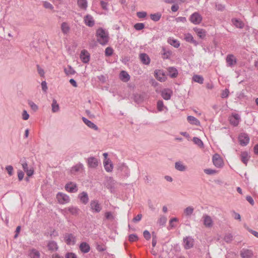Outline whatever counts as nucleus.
I'll list each match as a JSON object with an SVG mask.
<instances>
[{
	"label": "nucleus",
	"instance_id": "nucleus-1",
	"mask_svg": "<svg viewBox=\"0 0 258 258\" xmlns=\"http://www.w3.org/2000/svg\"><path fill=\"white\" fill-rule=\"evenodd\" d=\"M96 36L97 41L102 45H106L109 41V34L102 28H99L96 30Z\"/></svg>",
	"mask_w": 258,
	"mask_h": 258
},
{
	"label": "nucleus",
	"instance_id": "nucleus-2",
	"mask_svg": "<svg viewBox=\"0 0 258 258\" xmlns=\"http://www.w3.org/2000/svg\"><path fill=\"white\" fill-rule=\"evenodd\" d=\"M90 207L93 213H99L102 210V207L99 203V201L96 200L90 202Z\"/></svg>",
	"mask_w": 258,
	"mask_h": 258
},
{
	"label": "nucleus",
	"instance_id": "nucleus-3",
	"mask_svg": "<svg viewBox=\"0 0 258 258\" xmlns=\"http://www.w3.org/2000/svg\"><path fill=\"white\" fill-rule=\"evenodd\" d=\"M203 18L202 16L198 12H195L190 15L189 18L190 21L195 24L198 25L201 23Z\"/></svg>",
	"mask_w": 258,
	"mask_h": 258
},
{
	"label": "nucleus",
	"instance_id": "nucleus-4",
	"mask_svg": "<svg viewBox=\"0 0 258 258\" xmlns=\"http://www.w3.org/2000/svg\"><path fill=\"white\" fill-rule=\"evenodd\" d=\"M214 165L217 168H221L223 166V159L218 154H215L212 158Z\"/></svg>",
	"mask_w": 258,
	"mask_h": 258
},
{
	"label": "nucleus",
	"instance_id": "nucleus-5",
	"mask_svg": "<svg viewBox=\"0 0 258 258\" xmlns=\"http://www.w3.org/2000/svg\"><path fill=\"white\" fill-rule=\"evenodd\" d=\"M238 140L241 146H245L249 143V138L247 134L243 133L239 135Z\"/></svg>",
	"mask_w": 258,
	"mask_h": 258
},
{
	"label": "nucleus",
	"instance_id": "nucleus-6",
	"mask_svg": "<svg viewBox=\"0 0 258 258\" xmlns=\"http://www.w3.org/2000/svg\"><path fill=\"white\" fill-rule=\"evenodd\" d=\"M56 199L58 203L60 204H64L69 202L70 198L66 194H63L62 192H58L56 195Z\"/></svg>",
	"mask_w": 258,
	"mask_h": 258
},
{
	"label": "nucleus",
	"instance_id": "nucleus-7",
	"mask_svg": "<svg viewBox=\"0 0 258 258\" xmlns=\"http://www.w3.org/2000/svg\"><path fill=\"white\" fill-rule=\"evenodd\" d=\"M184 247L185 249L192 248L194 244V239L190 236H187L183 238Z\"/></svg>",
	"mask_w": 258,
	"mask_h": 258
},
{
	"label": "nucleus",
	"instance_id": "nucleus-8",
	"mask_svg": "<svg viewBox=\"0 0 258 258\" xmlns=\"http://www.w3.org/2000/svg\"><path fill=\"white\" fill-rule=\"evenodd\" d=\"M227 66L229 67H233L237 63V59L233 54H228L226 58Z\"/></svg>",
	"mask_w": 258,
	"mask_h": 258
},
{
	"label": "nucleus",
	"instance_id": "nucleus-9",
	"mask_svg": "<svg viewBox=\"0 0 258 258\" xmlns=\"http://www.w3.org/2000/svg\"><path fill=\"white\" fill-rule=\"evenodd\" d=\"M240 120V117L237 113H233L231 116L229 117L230 123L234 126L238 125Z\"/></svg>",
	"mask_w": 258,
	"mask_h": 258
},
{
	"label": "nucleus",
	"instance_id": "nucleus-10",
	"mask_svg": "<svg viewBox=\"0 0 258 258\" xmlns=\"http://www.w3.org/2000/svg\"><path fill=\"white\" fill-rule=\"evenodd\" d=\"M64 239L68 245H74L76 242V237L73 234L66 233L64 235Z\"/></svg>",
	"mask_w": 258,
	"mask_h": 258
},
{
	"label": "nucleus",
	"instance_id": "nucleus-11",
	"mask_svg": "<svg viewBox=\"0 0 258 258\" xmlns=\"http://www.w3.org/2000/svg\"><path fill=\"white\" fill-rule=\"evenodd\" d=\"M242 258H251L253 255V251L251 250L243 248L240 252Z\"/></svg>",
	"mask_w": 258,
	"mask_h": 258
},
{
	"label": "nucleus",
	"instance_id": "nucleus-12",
	"mask_svg": "<svg viewBox=\"0 0 258 258\" xmlns=\"http://www.w3.org/2000/svg\"><path fill=\"white\" fill-rule=\"evenodd\" d=\"M155 78L160 82L165 81L166 77L163 72L161 70H156L154 72Z\"/></svg>",
	"mask_w": 258,
	"mask_h": 258
},
{
	"label": "nucleus",
	"instance_id": "nucleus-13",
	"mask_svg": "<svg viewBox=\"0 0 258 258\" xmlns=\"http://www.w3.org/2000/svg\"><path fill=\"white\" fill-rule=\"evenodd\" d=\"M88 165L90 168H95L98 165V159L94 157H90L87 159Z\"/></svg>",
	"mask_w": 258,
	"mask_h": 258
},
{
	"label": "nucleus",
	"instance_id": "nucleus-14",
	"mask_svg": "<svg viewBox=\"0 0 258 258\" xmlns=\"http://www.w3.org/2000/svg\"><path fill=\"white\" fill-rule=\"evenodd\" d=\"M204 225L208 228L212 227L213 225V221L211 217L208 215H204L203 217Z\"/></svg>",
	"mask_w": 258,
	"mask_h": 258
},
{
	"label": "nucleus",
	"instance_id": "nucleus-15",
	"mask_svg": "<svg viewBox=\"0 0 258 258\" xmlns=\"http://www.w3.org/2000/svg\"><path fill=\"white\" fill-rule=\"evenodd\" d=\"M65 188L67 191L71 193L76 192L78 190L77 184L72 182L67 183L65 185Z\"/></svg>",
	"mask_w": 258,
	"mask_h": 258
},
{
	"label": "nucleus",
	"instance_id": "nucleus-16",
	"mask_svg": "<svg viewBox=\"0 0 258 258\" xmlns=\"http://www.w3.org/2000/svg\"><path fill=\"white\" fill-rule=\"evenodd\" d=\"M80 57L84 63H86L89 61L90 54L87 50L85 49L81 51Z\"/></svg>",
	"mask_w": 258,
	"mask_h": 258
},
{
	"label": "nucleus",
	"instance_id": "nucleus-17",
	"mask_svg": "<svg viewBox=\"0 0 258 258\" xmlns=\"http://www.w3.org/2000/svg\"><path fill=\"white\" fill-rule=\"evenodd\" d=\"M84 22L89 27H93L95 24L93 17L90 15H87L84 17Z\"/></svg>",
	"mask_w": 258,
	"mask_h": 258
},
{
	"label": "nucleus",
	"instance_id": "nucleus-18",
	"mask_svg": "<svg viewBox=\"0 0 258 258\" xmlns=\"http://www.w3.org/2000/svg\"><path fill=\"white\" fill-rule=\"evenodd\" d=\"M172 94V91L168 89H164L161 92L162 97L166 100H168L170 99Z\"/></svg>",
	"mask_w": 258,
	"mask_h": 258
},
{
	"label": "nucleus",
	"instance_id": "nucleus-19",
	"mask_svg": "<svg viewBox=\"0 0 258 258\" xmlns=\"http://www.w3.org/2000/svg\"><path fill=\"white\" fill-rule=\"evenodd\" d=\"M140 59L141 62L145 65H148L150 63V58L146 53H141L140 54Z\"/></svg>",
	"mask_w": 258,
	"mask_h": 258
},
{
	"label": "nucleus",
	"instance_id": "nucleus-20",
	"mask_svg": "<svg viewBox=\"0 0 258 258\" xmlns=\"http://www.w3.org/2000/svg\"><path fill=\"white\" fill-rule=\"evenodd\" d=\"M184 39L186 42L192 43L195 46H197L199 43L194 39L192 35L190 33H187L184 35Z\"/></svg>",
	"mask_w": 258,
	"mask_h": 258
},
{
	"label": "nucleus",
	"instance_id": "nucleus-21",
	"mask_svg": "<svg viewBox=\"0 0 258 258\" xmlns=\"http://www.w3.org/2000/svg\"><path fill=\"white\" fill-rule=\"evenodd\" d=\"M80 250L83 253H88L90 250V246L88 243L86 242L81 243L80 246Z\"/></svg>",
	"mask_w": 258,
	"mask_h": 258
},
{
	"label": "nucleus",
	"instance_id": "nucleus-22",
	"mask_svg": "<svg viewBox=\"0 0 258 258\" xmlns=\"http://www.w3.org/2000/svg\"><path fill=\"white\" fill-rule=\"evenodd\" d=\"M82 120L83 122L90 128H92L95 131H97L98 130V127L96 124L86 118L83 117Z\"/></svg>",
	"mask_w": 258,
	"mask_h": 258
},
{
	"label": "nucleus",
	"instance_id": "nucleus-23",
	"mask_svg": "<svg viewBox=\"0 0 258 258\" xmlns=\"http://www.w3.org/2000/svg\"><path fill=\"white\" fill-rule=\"evenodd\" d=\"M79 198L81 201V202L86 205L88 203L89 201V198L88 194L85 191H83L82 193H81L79 196Z\"/></svg>",
	"mask_w": 258,
	"mask_h": 258
},
{
	"label": "nucleus",
	"instance_id": "nucleus-24",
	"mask_svg": "<svg viewBox=\"0 0 258 258\" xmlns=\"http://www.w3.org/2000/svg\"><path fill=\"white\" fill-rule=\"evenodd\" d=\"M175 168L179 171H184L186 170L187 167L181 161H177L175 163Z\"/></svg>",
	"mask_w": 258,
	"mask_h": 258
},
{
	"label": "nucleus",
	"instance_id": "nucleus-25",
	"mask_svg": "<svg viewBox=\"0 0 258 258\" xmlns=\"http://www.w3.org/2000/svg\"><path fill=\"white\" fill-rule=\"evenodd\" d=\"M194 30L196 32L198 36L201 39H204L206 36V31L203 29L195 28Z\"/></svg>",
	"mask_w": 258,
	"mask_h": 258
},
{
	"label": "nucleus",
	"instance_id": "nucleus-26",
	"mask_svg": "<svg viewBox=\"0 0 258 258\" xmlns=\"http://www.w3.org/2000/svg\"><path fill=\"white\" fill-rule=\"evenodd\" d=\"M240 157L242 162L245 164L247 165L248 161L249 159L250 156L247 152H242L240 154Z\"/></svg>",
	"mask_w": 258,
	"mask_h": 258
},
{
	"label": "nucleus",
	"instance_id": "nucleus-27",
	"mask_svg": "<svg viewBox=\"0 0 258 258\" xmlns=\"http://www.w3.org/2000/svg\"><path fill=\"white\" fill-rule=\"evenodd\" d=\"M48 249L51 251H55L58 249V246L54 241H49L47 244Z\"/></svg>",
	"mask_w": 258,
	"mask_h": 258
},
{
	"label": "nucleus",
	"instance_id": "nucleus-28",
	"mask_svg": "<svg viewBox=\"0 0 258 258\" xmlns=\"http://www.w3.org/2000/svg\"><path fill=\"white\" fill-rule=\"evenodd\" d=\"M187 120L189 123L196 125H200V121L195 117L191 115H189L187 117Z\"/></svg>",
	"mask_w": 258,
	"mask_h": 258
},
{
	"label": "nucleus",
	"instance_id": "nucleus-29",
	"mask_svg": "<svg viewBox=\"0 0 258 258\" xmlns=\"http://www.w3.org/2000/svg\"><path fill=\"white\" fill-rule=\"evenodd\" d=\"M29 256L30 258H40V254L39 251L35 248L30 250Z\"/></svg>",
	"mask_w": 258,
	"mask_h": 258
},
{
	"label": "nucleus",
	"instance_id": "nucleus-30",
	"mask_svg": "<svg viewBox=\"0 0 258 258\" xmlns=\"http://www.w3.org/2000/svg\"><path fill=\"white\" fill-rule=\"evenodd\" d=\"M104 166L107 172H111L113 169V164L110 160H107L104 162Z\"/></svg>",
	"mask_w": 258,
	"mask_h": 258
},
{
	"label": "nucleus",
	"instance_id": "nucleus-31",
	"mask_svg": "<svg viewBox=\"0 0 258 258\" xmlns=\"http://www.w3.org/2000/svg\"><path fill=\"white\" fill-rule=\"evenodd\" d=\"M120 79L123 82H126L129 81L130 76L125 71H122L120 73Z\"/></svg>",
	"mask_w": 258,
	"mask_h": 258
},
{
	"label": "nucleus",
	"instance_id": "nucleus-32",
	"mask_svg": "<svg viewBox=\"0 0 258 258\" xmlns=\"http://www.w3.org/2000/svg\"><path fill=\"white\" fill-rule=\"evenodd\" d=\"M232 22L233 24L238 28L242 29L244 27V23L237 19H232Z\"/></svg>",
	"mask_w": 258,
	"mask_h": 258
},
{
	"label": "nucleus",
	"instance_id": "nucleus-33",
	"mask_svg": "<svg viewBox=\"0 0 258 258\" xmlns=\"http://www.w3.org/2000/svg\"><path fill=\"white\" fill-rule=\"evenodd\" d=\"M169 76L172 78H176L178 75V72L176 68L173 67H170L168 69Z\"/></svg>",
	"mask_w": 258,
	"mask_h": 258
},
{
	"label": "nucleus",
	"instance_id": "nucleus-34",
	"mask_svg": "<svg viewBox=\"0 0 258 258\" xmlns=\"http://www.w3.org/2000/svg\"><path fill=\"white\" fill-rule=\"evenodd\" d=\"M118 170L121 171H123L125 176L128 177L130 175V171L128 167L124 164H121L118 166Z\"/></svg>",
	"mask_w": 258,
	"mask_h": 258
},
{
	"label": "nucleus",
	"instance_id": "nucleus-35",
	"mask_svg": "<svg viewBox=\"0 0 258 258\" xmlns=\"http://www.w3.org/2000/svg\"><path fill=\"white\" fill-rule=\"evenodd\" d=\"M161 14L159 12L151 14L150 15V19L155 22H158L161 18Z\"/></svg>",
	"mask_w": 258,
	"mask_h": 258
},
{
	"label": "nucleus",
	"instance_id": "nucleus-36",
	"mask_svg": "<svg viewBox=\"0 0 258 258\" xmlns=\"http://www.w3.org/2000/svg\"><path fill=\"white\" fill-rule=\"evenodd\" d=\"M77 3L80 8L83 10H86L88 7L87 0H78Z\"/></svg>",
	"mask_w": 258,
	"mask_h": 258
},
{
	"label": "nucleus",
	"instance_id": "nucleus-37",
	"mask_svg": "<svg viewBox=\"0 0 258 258\" xmlns=\"http://www.w3.org/2000/svg\"><path fill=\"white\" fill-rule=\"evenodd\" d=\"M61 29L64 34H67L69 32L70 28L66 22H63L61 25Z\"/></svg>",
	"mask_w": 258,
	"mask_h": 258
},
{
	"label": "nucleus",
	"instance_id": "nucleus-38",
	"mask_svg": "<svg viewBox=\"0 0 258 258\" xmlns=\"http://www.w3.org/2000/svg\"><path fill=\"white\" fill-rule=\"evenodd\" d=\"M52 111L53 112H56L59 110V106L58 104L57 103L56 100L53 99L52 100V103L51 104Z\"/></svg>",
	"mask_w": 258,
	"mask_h": 258
},
{
	"label": "nucleus",
	"instance_id": "nucleus-39",
	"mask_svg": "<svg viewBox=\"0 0 258 258\" xmlns=\"http://www.w3.org/2000/svg\"><path fill=\"white\" fill-rule=\"evenodd\" d=\"M192 80L200 84H202L204 82V78L202 76L195 75L192 77Z\"/></svg>",
	"mask_w": 258,
	"mask_h": 258
},
{
	"label": "nucleus",
	"instance_id": "nucleus-40",
	"mask_svg": "<svg viewBox=\"0 0 258 258\" xmlns=\"http://www.w3.org/2000/svg\"><path fill=\"white\" fill-rule=\"evenodd\" d=\"M64 72L67 75H74L76 73V71L71 66H68V68H64Z\"/></svg>",
	"mask_w": 258,
	"mask_h": 258
},
{
	"label": "nucleus",
	"instance_id": "nucleus-41",
	"mask_svg": "<svg viewBox=\"0 0 258 258\" xmlns=\"http://www.w3.org/2000/svg\"><path fill=\"white\" fill-rule=\"evenodd\" d=\"M193 142L199 147L203 148L204 147V144L202 141L198 137H194L192 139Z\"/></svg>",
	"mask_w": 258,
	"mask_h": 258
},
{
	"label": "nucleus",
	"instance_id": "nucleus-42",
	"mask_svg": "<svg viewBox=\"0 0 258 258\" xmlns=\"http://www.w3.org/2000/svg\"><path fill=\"white\" fill-rule=\"evenodd\" d=\"M68 211L72 215H77L79 214L80 210L78 208H77V207H72L69 208Z\"/></svg>",
	"mask_w": 258,
	"mask_h": 258
},
{
	"label": "nucleus",
	"instance_id": "nucleus-43",
	"mask_svg": "<svg viewBox=\"0 0 258 258\" xmlns=\"http://www.w3.org/2000/svg\"><path fill=\"white\" fill-rule=\"evenodd\" d=\"M233 239V235L231 233H227L224 237V240L227 243L231 242Z\"/></svg>",
	"mask_w": 258,
	"mask_h": 258
},
{
	"label": "nucleus",
	"instance_id": "nucleus-44",
	"mask_svg": "<svg viewBox=\"0 0 258 258\" xmlns=\"http://www.w3.org/2000/svg\"><path fill=\"white\" fill-rule=\"evenodd\" d=\"M194 209L192 207L189 206L184 210V213L186 216H190L194 212Z\"/></svg>",
	"mask_w": 258,
	"mask_h": 258
},
{
	"label": "nucleus",
	"instance_id": "nucleus-45",
	"mask_svg": "<svg viewBox=\"0 0 258 258\" xmlns=\"http://www.w3.org/2000/svg\"><path fill=\"white\" fill-rule=\"evenodd\" d=\"M166 217L164 216H161L158 219L157 223L160 226H164L166 224Z\"/></svg>",
	"mask_w": 258,
	"mask_h": 258
},
{
	"label": "nucleus",
	"instance_id": "nucleus-46",
	"mask_svg": "<svg viewBox=\"0 0 258 258\" xmlns=\"http://www.w3.org/2000/svg\"><path fill=\"white\" fill-rule=\"evenodd\" d=\"M168 42L171 45L173 46L175 48H178L180 46V43L177 40L170 39Z\"/></svg>",
	"mask_w": 258,
	"mask_h": 258
},
{
	"label": "nucleus",
	"instance_id": "nucleus-47",
	"mask_svg": "<svg viewBox=\"0 0 258 258\" xmlns=\"http://www.w3.org/2000/svg\"><path fill=\"white\" fill-rule=\"evenodd\" d=\"M145 28V24L143 23H138L135 24L134 28L136 30H141Z\"/></svg>",
	"mask_w": 258,
	"mask_h": 258
},
{
	"label": "nucleus",
	"instance_id": "nucleus-48",
	"mask_svg": "<svg viewBox=\"0 0 258 258\" xmlns=\"http://www.w3.org/2000/svg\"><path fill=\"white\" fill-rule=\"evenodd\" d=\"M113 52V49L110 47H108L105 49V54L106 56H111Z\"/></svg>",
	"mask_w": 258,
	"mask_h": 258
},
{
	"label": "nucleus",
	"instance_id": "nucleus-49",
	"mask_svg": "<svg viewBox=\"0 0 258 258\" xmlns=\"http://www.w3.org/2000/svg\"><path fill=\"white\" fill-rule=\"evenodd\" d=\"M157 109L158 111H162L163 110L164 107L163 102L162 100H159L157 104Z\"/></svg>",
	"mask_w": 258,
	"mask_h": 258
},
{
	"label": "nucleus",
	"instance_id": "nucleus-50",
	"mask_svg": "<svg viewBox=\"0 0 258 258\" xmlns=\"http://www.w3.org/2000/svg\"><path fill=\"white\" fill-rule=\"evenodd\" d=\"M128 240L131 242H134L138 240V237L137 234H132L128 236Z\"/></svg>",
	"mask_w": 258,
	"mask_h": 258
},
{
	"label": "nucleus",
	"instance_id": "nucleus-51",
	"mask_svg": "<svg viewBox=\"0 0 258 258\" xmlns=\"http://www.w3.org/2000/svg\"><path fill=\"white\" fill-rule=\"evenodd\" d=\"M147 13L144 11L138 12L137 13V16L139 18H145L147 16Z\"/></svg>",
	"mask_w": 258,
	"mask_h": 258
},
{
	"label": "nucleus",
	"instance_id": "nucleus-52",
	"mask_svg": "<svg viewBox=\"0 0 258 258\" xmlns=\"http://www.w3.org/2000/svg\"><path fill=\"white\" fill-rule=\"evenodd\" d=\"M229 94V91L228 89H225L224 90H223L221 96L223 98H227L228 97Z\"/></svg>",
	"mask_w": 258,
	"mask_h": 258
},
{
	"label": "nucleus",
	"instance_id": "nucleus-53",
	"mask_svg": "<svg viewBox=\"0 0 258 258\" xmlns=\"http://www.w3.org/2000/svg\"><path fill=\"white\" fill-rule=\"evenodd\" d=\"M6 169L8 171V173L10 176H12L13 174V167L11 165L7 166Z\"/></svg>",
	"mask_w": 258,
	"mask_h": 258
},
{
	"label": "nucleus",
	"instance_id": "nucleus-54",
	"mask_svg": "<svg viewBox=\"0 0 258 258\" xmlns=\"http://www.w3.org/2000/svg\"><path fill=\"white\" fill-rule=\"evenodd\" d=\"M143 235L144 238L147 240L151 238V234L147 230H146L143 232Z\"/></svg>",
	"mask_w": 258,
	"mask_h": 258
},
{
	"label": "nucleus",
	"instance_id": "nucleus-55",
	"mask_svg": "<svg viewBox=\"0 0 258 258\" xmlns=\"http://www.w3.org/2000/svg\"><path fill=\"white\" fill-rule=\"evenodd\" d=\"M204 172L207 174L212 175L216 173L217 171L211 169H206L204 170Z\"/></svg>",
	"mask_w": 258,
	"mask_h": 258
},
{
	"label": "nucleus",
	"instance_id": "nucleus-56",
	"mask_svg": "<svg viewBox=\"0 0 258 258\" xmlns=\"http://www.w3.org/2000/svg\"><path fill=\"white\" fill-rule=\"evenodd\" d=\"M21 161L22 162V168H23V170H24V171L25 172L26 170H27L28 169H29L28 167L27 162L25 160V159H24V160H21Z\"/></svg>",
	"mask_w": 258,
	"mask_h": 258
},
{
	"label": "nucleus",
	"instance_id": "nucleus-57",
	"mask_svg": "<svg viewBox=\"0 0 258 258\" xmlns=\"http://www.w3.org/2000/svg\"><path fill=\"white\" fill-rule=\"evenodd\" d=\"M43 6L45 8L52 10L53 9V6L48 2H44L43 3Z\"/></svg>",
	"mask_w": 258,
	"mask_h": 258
},
{
	"label": "nucleus",
	"instance_id": "nucleus-58",
	"mask_svg": "<svg viewBox=\"0 0 258 258\" xmlns=\"http://www.w3.org/2000/svg\"><path fill=\"white\" fill-rule=\"evenodd\" d=\"M28 104L33 110L36 111L38 109L37 105H36L33 102L29 101Z\"/></svg>",
	"mask_w": 258,
	"mask_h": 258
},
{
	"label": "nucleus",
	"instance_id": "nucleus-59",
	"mask_svg": "<svg viewBox=\"0 0 258 258\" xmlns=\"http://www.w3.org/2000/svg\"><path fill=\"white\" fill-rule=\"evenodd\" d=\"M24 176V173L21 170L18 171V177L19 181H21Z\"/></svg>",
	"mask_w": 258,
	"mask_h": 258
},
{
	"label": "nucleus",
	"instance_id": "nucleus-60",
	"mask_svg": "<svg viewBox=\"0 0 258 258\" xmlns=\"http://www.w3.org/2000/svg\"><path fill=\"white\" fill-rule=\"evenodd\" d=\"M37 68L38 74L41 77H43L44 76V71L43 69L41 68L39 65H37Z\"/></svg>",
	"mask_w": 258,
	"mask_h": 258
},
{
	"label": "nucleus",
	"instance_id": "nucleus-61",
	"mask_svg": "<svg viewBox=\"0 0 258 258\" xmlns=\"http://www.w3.org/2000/svg\"><path fill=\"white\" fill-rule=\"evenodd\" d=\"M175 21L177 22L185 23L186 22V19L184 17H179L175 19Z\"/></svg>",
	"mask_w": 258,
	"mask_h": 258
},
{
	"label": "nucleus",
	"instance_id": "nucleus-62",
	"mask_svg": "<svg viewBox=\"0 0 258 258\" xmlns=\"http://www.w3.org/2000/svg\"><path fill=\"white\" fill-rule=\"evenodd\" d=\"M29 117V114L27 113L26 110H23L22 112V118L23 119L26 120L28 119Z\"/></svg>",
	"mask_w": 258,
	"mask_h": 258
},
{
	"label": "nucleus",
	"instance_id": "nucleus-63",
	"mask_svg": "<svg viewBox=\"0 0 258 258\" xmlns=\"http://www.w3.org/2000/svg\"><path fill=\"white\" fill-rule=\"evenodd\" d=\"M142 218V215L141 214L137 215L135 217H134L133 219V222H139Z\"/></svg>",
	"mask_w": 258,
	"mask_h": 258
},
{
	"label": "nucleus",
	"instance_id": "nucleus-64",
	"mask_svg": "<svg viewBox=\"0 0 258 258\" xmlns=\"http://www.w3.org/2000/svg\"><path fill=\"white\" fill-rule=\"evenodd\" d=\"M66 258H77V257L74 253L68 252L66 254Z\"/></svg>",
	"mask_w": 258,
	"mask_h": 258
}]
</instances>
